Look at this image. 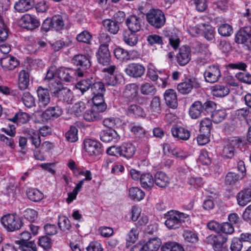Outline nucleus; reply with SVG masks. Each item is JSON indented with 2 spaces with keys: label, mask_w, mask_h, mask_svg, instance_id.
<instances>
[{
  "label": "nucleus",
  "mask_w": 251,
  "mask_h": 251,
  "mask_svg": "<svg viewBox=\"0 0 251 251\" xmlns=\"http://www.w3.org/2000/svg\"><path fill=\"white\" fill-rule=\"evenodd\" d=\"M191 59V50L187 45L181 46L176 55V60L180 66H184L189 63Z\"/></svg>",
  "instance_id": "nucleus-9"
},
{
  "label": "nucleus",
  "mask_w": 251,
  "mask_h": 251,
  "mask_svg": "<svg viewBox=\"0 0 251 251\" xmlns=\"http://www.w3.org/2000/svg\"><path fill=\"white\" fill-rule=\"evenodd\" d=\"M147 22L156 29L162 27L166 23L163 12L159 9H151L146 14Z\"/></svg>",
  "instance_id": "nucleus-3"
},
{
  "label": "nucleus",
  "mask_w": 251,
  "mask_h": 251,
  "mask_svg": "<svg viewBox=\"0 0 251 251\" xmlns=\"http://www.w3.org/2000/svg\"><path fill=\"white\" fill-rule=\"evenodd\" d=\"M116 68L115 65H112L103 69V72L107 73L104 78L107 85L115 86L123 79L122 75L115 71Z\"/></svg>",
  "instance_id": "nucleus-6"
},
{
  "label": "nucleus",
  "mask_w": 251,
  "mask_h": 251,
  "mask_svg": "<svg viewBox=\"0 0 251 251\" xmlns=\"http://www.w3.org/2000/svg\"><path fill=\"white\" fill-rule=\"evenodd\" d=\"M75 71L67 68L57 69L56 77L59 79L66 82H72L74 79Z\"/></svg>",
  "instance_id": "nucleus-17"
},
{
  "label": "nucleus",
  "mask_w": 251,
  "mask_h": 251,
  "mask_svg": "<svg viewBox=\"0 0 251 251\" xmlns=\"http://www.w3.org/2000/svg\"><path fill=\"white\" fill-rule=\"evenodd\" d=\"M104 28L110 34L115 35L120 30L121 23L111 19H106L102 21Z\"/></svg>",
  "instance_id": "nucleus-14"
},
{
  "label": "nucleus",
  "mask_w": 251,
  "mask_h": 251,
  "mask_svg": "<svg viewBox=\"0 0 251 251\" xmlns=\"http://www.w3.org/2000/svg\"><path fill=\"white\" fill-rule=\"evenodd\" d=\"M164 99L166 104L171 108H176L178 105L177 95L175 90L168 89L166 90Z\"/></svg>",
  "instance_id": "nucleus-22"
},
{
  "label": "nucleus",
  "mask_w": 251,
  "mask_h": 251,
  "mask_svg": "<svg viewBox=\"0 0 251 251\" xmlns=\"http://www.w3.org/2000/svg\"><path fill=\"white\" fill-rule=\"evenodd\" d=\"M187 182L194 188H200L203 184L202 178L200 176H189L188 178Z\"/></svg>",
  "instance_id": "nucleus-52"
},
{
  "label": "nucleus",
  "mask_w": 251,
  "mask_h": 251,
  "mask_svg": "<svg viewBox=\"0 0 251 251\" xmlns=\"http://www.w3.org/2000/svg\"><path fill=\"white\" fill-rule=\"evenodd\" d=\"M119 124V119L113 117L105 118L103 121V125L109 128L115 127L117 126Z\"/></svg>",
  "instance_id": "nucleus-59"
},
{
  "label": "nucleus",
  "mask_w": 251,
  "mask_h": 251,
  "mask_svg": "<svg viewBox=\"0 0 251 251\" xmlns=\"http://www.w3.org/2000/svg\"><path fill=\"white\" fill-rule=\"evenodd\" d=\"M207 226L209 229L217 233V235H209L207 238L208 242L212 245L215 251H220V224L215 221H211L207 224Z\"/></svg>",
  "instance_id": "nucleus-5"
},
{
  "label": "nucleus",
  "mask_w": 251,
  "mask_h": 251,
  "mask_svg": "<svg viewBox=\"0 0 251 251\" xmlns=\"http://www.w3.org/2000/svg\"><path fill=\"white\" fill-rule=\"evenodd\" d=\"M56 71L57 68L56 66H50L44 79L48 85V89L52 94L53 96L65 88L60 80L56 77Z\"/></svg>",
  "instance_id": "nucleus-2"
},
{
  "label": "nucleus",
  "mask_w": 251,
  "mask_h": 251,
  "mask_svg": "<svg viewBox=\"0 0 251 251\" xmlns=\"http://www.w3.org/2000/svg\"><path fill=\"white\" fill-rule=\"evenodd\" d=\"M19 236L20 240L15 241L17 244L21 245L23 247H31L32 251H36L35 244L32 241H29L31 236L28 231H24Z\"/></svg>",
  "instance_id": "nucleus-16"
},
{
  "label": "nucleus",
  "mask_w": 251,
  "mask_h": 251,
  "mask_svg": "<svg viewBox=\"0 0 251 251\" xmlns=\"http://www.w3.org/2000/svg\"><path fill=\"white\" fill-rule=\"evenodd\" d=\"M30 119L28 114L24 112H19L15 114L14 116L10 119V121L17 124H23L27 123Z\"/></svg>",
  "instance_id": "nucleus-38"
},
{
  "label": "nucleus",
  "mask_w": 251,
  "mask_h": 251,
  "mask_svg": "<svg viewBox=\"0 0 251 251\" xmlns=\"http://www.w3.org/2000/svg\"><path fill=\"white\" fill-rule=\"evenodd\" d=\"M230 248L231 251H241L243 244L239 238L234 237L232 238Z\"/></svg>",
  "instance_id": "nucleus-62"
},
{
  "label": "nucleus",
  "mask_w": 251,
  "mask_h": 251,
  "mask_svg": "<svg viewBox=\"0 0 251 251\" xmlns=\"http://www.w3.org/2000/svg\"><path fill=\"white\" fill-rule=\"evenodd\" d=\"M19 22L22 27L30 30L38 27L40 25L39 21L35 16L28 14L23 15Z\"/></svg>",
  "instance_id": "nucleus-11"
},
{
  "label": "nucleus",
  "mask_w": 251,
  "mask_h": 251,
  "mask_svg": "<svg viewBox=\"0 0 251 251\" xmlns=\"http://www.w3.org/2000/svg\"><path fill=\"white\" fill-rule=\"evenodd\" d=\"M87 103L80 101L75 103L72 107V112L76 116H80L86 107Z\"/></svg>",
  "instance_id": "nucleus-55"
},
{
  "label": "nucleus",
  "mask_w": 251,
  "mask_h": 251,
  "mask_svg": "<svg viewBox=\"0 0 251 251\" xmlns=\"http://www.w3.org/2000/svg\"><path fill=\"white\" fill-rule=\"evenodd\" d=\"M126 24L129 31L137 32L141 28L140 18L136 15H130L128 16L126 21Z\"/></svg>",
  "instance_id": "nucleus-20"
},
{
  "label": "nucleus",
  "mask_w": 251,
  "mask_h": 251,
  "mask_svg": "<svg viewBox=\"0 0 251 251\" xmlns=\"http://www.w3.org/2000/svg\"><path fill=\"white\" fill-rule=\"evenodd\" d=\"M53 97L56 98L59 101H61L67 104L72 103L73 96L70 90L64 88L57 93Z\"/></svg>",
  "instance_id": "nucleus-30"
},
{
  "label": "nucleus",
  "mask_w": 251,
  "mask_h": 251,
  "mask_svg": "<svg viewBox=\"0 0 251 251\" xmlns=\"http://www.w3.org/2000/svg\"><path fill=\"white\" fill-rule=\"evenodd\" d=\"M183 236L185 241L188 242L195 243L198 240L197 235L190 230H185L183 232Z\"/></svg>",
  "instance_id": "nucleus-58"
},
{
  "label": "nucleus",
  "mask_w": 251,
  "mask_h": 251,
  "mask_svg": "<svg viewBox=\"0 0 251 251\" xmlns=\"http://www.w3.org/2000/svg\"><path fill=\"white\" fill-rule=\"evenodd\" d=\"M115 57L121 61L128 60L127 51L121 48H117L114 50Z\"/></svg>",
  "instance_id": "nucleus-56"
},
{
  "label": "nucleus",
  "mask_w": 251,
  "mask_h": 251,
  "mask_svg": "<svg viewBox=\"0 0 251 251\" xmlns=\"http://www.w3.org/2000/svg\"><path fill=\"white\" fill-rule=\"evenodd\" d=\"M135 151V147L132 143H125L120 146V156L125 158H131Z\"/></svg>",
  "instance_id": "nucleus-31"
},
{
  "label": "nucleus",
  "mask_w": 251,
  "mask_h": 251,
  "mask_svg": "<svg viewBox=\"0 0 251 251\" xmlns=\"http://www.w3.org/2000/svg\"><path fill=\"white\" fill-rule=\"evenodd\" d=\"M38 97V104L40 107H45L50 101V97L48 89L39 87L37 90Z\"/></svg>",
  "instance_id": "nucleus-18"
},
{
  "label": "nucleus",
  "mask_w": 251,
  "mask_h": 251,
  "mask_svg": "<svg viewBox=\"0 0 251 251\" xmlns=\"http://www.w3.org/2000/svg\"><path fill=\"white\" fill-rule=\"evenodd\" d=\"M0 63L3 69L13 70L19 65L20 62L14 56H7L1 59Z\"/></svg>",
  "instance_id": "nucleus-19"
},
{
  "label": "nucleus",
  "mask_w": 251,
  "mask_h": 251,
  "mask_svg": "<svg viewBox=\"0 0 251 251\" xmlns=\"http://www.w3.org/2000/svg\"><path fill=\"white\" fill-rule=\"evenodd\" d=\"M129 197L133 200L140 201L145 197V193L138 187H132L129 189Z\"/></svg>",
  "instance_id": "nucleus-42"
},
{
  "label": "nucleus",
  "mask_w": 251,
  "mask_h": 251,
  "mask_svg": "<svg viewBox=\"0 0 251 251\" xmlns=\"http://www.w3.org/2000/svg\"><path fill=\"white\" fill-rule=\"evenodd\" d=\"M171 131L174 137L180 140H187L190 136V131L181 126H174Z\"/></svg>",
  "instance_id": "nucleus-25"
},
{
  "label": "nucleus",
  "mask_w": 251,
  "mask_h": 251,
  "mask_svg": "<svg viewBox=\"0 0 251 251\" xmlns=\"http://www.w3.org/2000/svg\"><path fill=\"white\" fill-rule=\"evenodd\" d=\"M139 232L136 228H132L128 233L126 242L128 244L134 243L137 239Z\"/></svg>",
  "instance_id": "nucleus-63"
},
{
  "label": "nucleus",
  "mask_w": 251,
  "mask_h": 251,
  "mask_svg": "<svg viewBox=\"0 0 251 251\" xmlns=\"http://www.w3.org/2000/svg\"><path fill=\"white\" fill-rule=\"evenodd\" d=\"M125 72L129 76L133 77H141L145 73V67L138 63H130L125 69Z\"/></svg>",
  "instance_id": "nucleus-13"
},
{
  "label": "nucleus",
  "mask_w": 251,
  "mask_h": 251,
  "mask_svg": "<svg viewBox=\"0 0 251 251\" xmlns=\"http://www.w3.org/2000/svg\"><path fill=\"white\" fill-rule=\"evenodd\" d=\"M77 132V129L74 126H71L65 134L66 140L70 142L76 141L78 139Z\"/></svg>",
  "instance_id": "nucleus-50"
},
{
  "label": "nucleus",
  "mask_w": 251,
  "mask_h": 251,
  "mask_svg": "<svg viewBox=\"0 0 251 251\" xmlns=\"http://www.w3.org/2000/svg\"><path fill=\"white\" fill-rule=\"evenodd\" d=\"M37 212L33 209L27 208L24 212L25 218L30 222H34L37 218Z\"/></svg>",
  "instance_id": "nucleus-57"
},
{
  "label": "nucleus",
  "mask_w": 251,
  "mask_h": 251,
  "mask_svg": "<svg viewBox=\"0 0 251 251\" xmlns=\"http://www.w3.org/2000/svg\"><path fill=\"white\" fill-rule=\"evenodd\" d=\"M26 194L28 199L34 202L39 201L44 198L43 194L35 188H29L26 191Z\"/></svg>",
  "instance_id": "nucleus-39"
},
{
  "label": "nucleus",
  "mask_w": 251,
  "mask_h": 251,
  "mask_svg": "<svg viewBox=\"0 0 251 251\" xmlns=\"http://www.w3.org/2000/svg\"><path fill=\"white\" fill-rule=\"evenodd\" d=\"M24 132L25 134H26L31 144L34 146L35 148H39L41 146V141L38 132L34 129L29 128H25Z\"/></svg>",
  "instance_id": "nucleus-23"
},
{
  "label": "nucleus",
  "mask_w": 251,
  "mask_h": 251,
  "mask_svg": "<svg viewBox=\"0 0 251 251\" xmlns=\"http://www.w3.org/2000/svg\"><path fill=\"white\" fill-rule=\"evenodd\" d=\"M100 139L104 142H116L119 139V136L115 130L109 129L100 132Z\"/></svg>",
  "instance_id": "nucleus-24"
},
{
  "label": "nucleus",
  "mask_w": 251,
  "mask_h": 251,
  "mask_svg": "<svg viewBox=\"0 0 251 251\" xmlns=\"http://www.w3.org/2000/svg\"><path fill=\"white\" fill-rule=\"evenodd\" d=\"M22 100L25 105L31 108L35 105L34 98L29 92H25L22 97Z\"/></svg>",
  "instance_id": "nucleus-51"
},
{
  "label": "nucleus",
  "mask_w": 251,
  "mask_h": 251,
  "mask_svg": "<svg viewBox=\"0 0 251 251\" xmlns=\"http://www.w3.org/2000/svg\"><path fill=\"white\" fill-rule=\"evenodd\" d=\"M154 183L159 187L165 188L169 185V178L165 173L159 171L154 175Z\"/></svg>",
  "instance_id": "nucleus-28"
},
{
  "label": "nucleus",
  "mask_w": 251,
  "mask_h": 251,
  "mask_svg": "<svg viewBox=\"0 0 251 251\" xmlns=\"http://www.w3.org/2000/svg\"><path fill=\"white\" fill-rule=\"evenodd\" d=\"M127 113L130 116L135 117H143L145 114L143 109L136 104L130 105L127 110Z\"/></svg>",
  "instance_id": "nucleus-48"
},
{
  "label": "nucleus",
  "mask_w": 251,
  "mask_h": 251,
  "mask_svg": "<svg viewBox=\"0 0 251 251\" xmlns=\"http://www.w3.org/2000/svg\"><path fill=\"white\" fill-rule=\"evenodd\" d=\"M243 179L239 174L233 172H229L226 176L225 183L227 185H232Z\"/></svg>",
  "instance_id": "nucleus-49"
},
{
  "label": "nucleus",
  "mask_w": 251,
  "mask_h": 251,
  "mask_svg": "<svg viewBox=\"0 0 251 251\" xmlns=\"http://www.w3.org/2000/svg\"><path fill=\"white\" fill-rule=\"evenodd\" d=\"M234 231V227L231 224L226 222L223 223L221 225V232L226 234V235H221V243H224L226 242L227 240V234H231Z\"/></svg>",
  "instance_id": "nucleus-37"
},
{
  "label": "nucleus",
  "mask_w": 251,
  "mask_h": 251,
  "mask_svg": "<svg viewBox=\"0 0 251 251\" xmlns=\"http://www.w3.org/2000/svg\"><path fill=\"white\" fill-rule=\"evenodd\" d=\"M235 41L238 44H244L248 50H251V26L240 29L236 35Z\"/></svg>",
  "instance_id": "nucleus-8"
},
{
  "label": "nucleus",
  "mask_w": 251,
  "mask_h": 251,
  "mask_svg": "<svg viewBox=\"0 0 251 251\" xmlns=\"http://www.w3.org/2000/svg\"><path fill=\"white\" fill-rule=\"evenodd\" d=\"M92 99L94 104V109H98L99 112H102L106 110L107 105L104 102L103 94L94 95Z\"/></svg>",
  "instance_id": "nucleus-33"
},
{
  "label": "nucleus",
  "mask_w": 251,
  "mask_h": 251,
  "mask_svg": "<svg viewBox=\"0 0 251 251\" xmlns=\"http://www.w3.org/2000/svg\"><path fill=\"white\" fill-rule=\"evenodd\" d=\"M61 108L58 106H51L48 108L42 114L43 118L46 120L58 118L62 114Z\"/></svg>",
  "instance_id": "nucleus-21"
},
{
  "label": "nucleus",
  "mask_w": 251,
  "mask_h": 251,
  "mask_svg": "<svg viewBox=\"0 0 251 251\" xmlns=\"http://www.w3.org/2000/svg\"><path fill=\"white\" fill-rule=\"evenodd\" d=\"M145 244L147 251H157L160 247L161 241L158 238L155 237L150 239Z\"/></svg>",
  "instance_id": "nucleus-45"
},
{
  "label": "nucleus",
  "mask_w": 251,
  "mask_h": 251,
  "mask_svg": "<svg viewBox=\"0 0 251 251\" xmlns=\"http://www.w3.org/2000/svg\"><path fill=\"white\" fill-rule=\"evenodd\" d=\"M212 128L211 121L208 118L202 119L200 124V132L210 135Z\"/></svg>",
  "instance_id": "nucleus-43"
},
{
  "label": "nucleus",
  "mask_w": 251,
  "mask_h": 251,
  "mask_svg": "<svg viewBox=\"0 0 251 251\" xmlns=\"http://www.w3.org/2000/svg\"><path fill=\"white\" fill-rule=\"evenodd\" d=\"M90 91L92 95L104 94L105 92L104 85L100 81H97L93 83L91 82Z\"/></svg>",
  "instance_id": "nucleus-41"
},
{
  "label": "nucleus",
  "mask_w": 251,
  "mask_h": 251,
  "mask_svg": "<svg viewBox=\"0 0 251 251\" xmlns=\"http://www.w3.org/2000/svg\"><path fill=\"white\" fill-rule=\"evenodd\" d=\"M72 63L76 66H80L82 70H85L91 66L90 56L83 54L75 55L72 59Z\"/></svg>",
  "instance_id": "nucleus-15"
},
{
  "label": "nucleus",
  "mask_w": 251,
  "mask_h": 251,
  "mask_svg": "<svg viewBox=\"0 0 251 251\" xmlns=\"http://www.w3.org/2000/svg\"><path fill=\"white\" fill-rule=\"evenodd\" d=\"M1 224L7 232H13L20 229L23 225L16 214L7 213L1 218Z\"/></svg>",
  "instance_id": "nucleus-4"
},
{
  "label": "nucleus",
  "mask_w": 251,
  "mask_h": 251,
  "mask_svg": "<svg viewBox=\"0 0 251 251\" xmlns=\"http://www.w3.org/2000/svg\"><path fill=\"white\" fill-rule=\"evenodd\" d=\"M238 204L244 206L251 201V189H246L239 192L236 196Z\"/></svg>",
  "instance_id": "nucleus-27"
},
{
  "label": "nucleus",
  "mask_w": 251,
  "mask_h": 251,
  "mask_svg": "<svg viewBox=\"0 0 251 251\" xmlns=\"http://www.w3.org/2000/svg\"><path fill=\"white\" fill-rule=\"evenodd\" d=\"M161 251H184L183 248L177 244H167L161 247Z\"/></svg>",
  "instance_id": "nucleus-60"
},
{
  "label": "nucleus",
  "mask_w": 251,
  "mask_h": 251,
  "mask_svg": "<svg viewBox=\"0 0 251 251\" xmlns=\"http://www.w3.org/2000/svg\"><path fill=\"white\" fill-rule=\"evenodd\" d=\"M129 130L138 137H142L145 133V130L138 123H131L128 125Z\"/></svg>",
  "instance_id": "nucleus-46"
},
{
  "label": "nucleus",
  "mask_w": 251,
  "mask_h": 251,
  "mask_svg": "<svg viewBox=\"0 0 251 251\" xmlns=\"http://www.w3.org/2000/svg\"><path fill=\"white\" fill-rule=\"evenodd\" d=\"M84 149L90 156H96L103 151L101 144L96 140L87 139L84 141Z\"/></svg>",
  "instance_id": "nucleus-10"
},
{
  "label": "nucleus",
  "mask_w": 251,
  "mask_h": 251,
  "mask_svg": "<svg viewBox=\"0 0 251 251\" xmlns=\"http://www.w3.org/2000/svg\"><path fill=\"white\" fill-rule=\"evenodd\" d=\"M29 83L28 73L25 71H21L19 74V87L21 90H25L28 87Z\"/></svg>",
  "instance_id": "nucleus-36"
},
{
  "label": "nucleus",
  "mask_w": 251,
  "mask_h": 251,
  "mask_svg": "<svg viewBox=\"0 0 251 251\" xmlns=\"http://www.w3.org/2000/svg\"><path fill=\"white\" fill-rule=\"evenodd\" d=\"M91 81L90 79H83L78 82L75 86L76 90L80 91L83 95L86 92L90 90Z\"/></svg>",
  "instance_id": "nucleus-47"
},
{
  "label": "nucleus",
  "mask_w": 251,
  "mask_h": 251,
  "mask_svg": "<svg viewBox=\"0 0 251 251\" xmlns=\"http://www.w3.org/2000/svg\"><path fill=\"white\" fill-rule=\"evenodd\" d=\"M141 92L143 95H153L156 92L154 86L150 83H146L141 86Z\"/></svg>",
  "instance_id": "nucleus-54"
},
{
  "label": "nucleus",
  "mask_w": 251,
  "mask_h": 251,
  "mask_svg": "<svg viewBox=\"0 0 251 251\" xmlns=\"http://www.w3.org/2000/svg\"><path fill=\"white\" fill-rule=\"evenodd\" d=\"M91 38L92 36L90 33L86 30H84L77 35L76 40L79 42L89 43Z\"/></svg>",
  "instance_id": "nucleus-61"
},
{
  "label": "nucleus",
  "mask_w": 251,
  "mask_h": 251,
  "mask_svg": "<svg viewBox=\"0 0 251 251\" xmlns=\"http://www.w3.org/2000/svg\"><path fill=\"white\" fill-rule=\"evenodd\" d=\"M137 91V86L134 83H131L126 85L124 93L127 97L133 98L136 97Z\"/></svg>",
  "instance_id": "nucleus-53"
},
{
  "label": "nucleus",
  "mask_w": 251,
  "mask_h": 251,
  "mask_svg": "<svg viewBox=\"0 0 251 251\" xmlns=\"http://www.w3.org/2000/svg\"><path fill=\"white\" fill-rule=\"evenodd\" d=\"M34 3V0H19L15 3L14 8L19 12L24 13L31 9Z\"/></svg>",
  "instance_id": "nucleus-29"
},
{
  "label": "nucleus",
  "mask_w": 251,
  "mask_h": 251,
  "mask_svg": "<svg viewBox=\"0 0 251 251\" xmlns=\"http://www.w3.org/2000/svg\"><path fill=\"white\" fill-rule=\"evenodd\" d=\"M189 217V215L187 214L178 211L170 210L164 215L166 219L165 225L169 229H176L179 228Z\"/></svg>",
  "instance_id": "nucleus-1"
},
{
  "label": "nucleus",
  "mask_w": 251,
  "mask_h": 251,
  "mask_svg": "<svg viewBox=\"0 0 251 251\" xmlns=\"http://www.w3.org/2000/svg\"><path fill=\"white\" fill-rule=\"evenodd\" d=\"M203 112L202 103L200 100L194 102L191 105L189 111L190 116L194 119L201 117Z\"/></svg>",
  "instance_id": "nucleus-26"
},
{
  "label": "nucleus",
  "mask_w": 251,
  "mask_h": 251,
  "mask_svg": "<svg viewBox=\"0 0 251 251\" xmlns=\"http://www.w3.org/2000/svg\"><path fill=\"white\" fill-rule=\"evenodd\" d=\"M53 30H59L64 27V20L63 17L60 15H54L51 18Z\"/></svg>",
  "instance_id": "nucleus-40"
},
{
  "label": "nucleus",
  "mask_w": 251,
  "mask_h": 251,
  "mask_svg": "<svg viewBox=\"0 0 251 251\" xmlns=\"http://www.w3.org/2000/svg\"><path fill=\"white\" fill-rule=\"evenodd\" d=\"M141 186L146 189H151L154 185V177L150 173H143L140 177Z\"/></svg>",
  "instance_id": "nucleus-32"
},
{
  "label": "nucleus",
  "mask_w": 251,
  "mask_h": 251,
  "mask_svg": "<svg viewBox=\"0 0 251 251\" xmlns=\"http://www.w3.org/2000/svg\"><path fill=\"white\" fill-rule=\"evenodd\" d=\"M204 112L208 113H212L217 108V104L211 100H206L202 103Z\"/></svg>",
  "instance_id": "nucleus-64"
},
{
  "label": "nucleus",
  "mask_w": 251,
  "mask_h": 251,
  "mask_svg": "<svg viewBox=\"0 0 251 251\" xmlns=\"http://www.w3.org/2000/svg\"><path fill=\"white\" fill-rule=\"evenodd\" d=\"M135 33L128 30L123 31V40L126 45L133 47L137 44L138 38Z\"/></svg>",
  "instance_id": "nucleus-34"
},
{
  "label": "nucleus",
  "mask_w": 251,
  "mask_h": 251,
  "mask_svg": "<svg viewBox=\"0 0 251 251\" xmlns=\"http://www.w3.org/2000/svg\"><path fill=\"white\" fill-rule=\"evenodd\" d=\"M58 225L60 229L64 232L70 231L72 227L69 219L64 216L58 217Z\"/></svg>",
  "instance_id": "nucleus-44"
},
{
  "label": "nucleus",
  "mask_w": 251,
  "mask_h": 251,
  "mask_svg": "<svg viewBox=\"0 0 251 251\" xmlns=\"http://www.w3.org/2000/svg\"><path fill=\"white\" fill-rule=\"evenodd\" d=\"M98 62L103 65L109 64L111 61V55L106 44H101L96 53Z\"/></svg>",
  "instance_id": "nucleus-12"
},
{
  "label": "nucleus",
  "mask_w": 251,
  "mask_h": 251,
  "mask_svg": "<svg viewBox=\"0 0 251 251\" xmlns=\"http://www.w3.org/2000/svg\"><path fill=\"white\" fill-rule=\"evenodd\" d=\"M98 109H94V107L90 110H87L83 114V118L88 122L98 121L101 118V116Z\"/></svg>",
  "instance_id": "nucleus-35"
},
{
  "label": "nucleus",
  "mask_w": 251,
  "mask_h": 251,
  "mask_svg": "<svg viewBox=\"0 0 251 251\" xmlns=\"http://www.w3.org/2000/svg\"><path fill=\"white\" fill-rule=\"evenodd\" d=\"M201 87V83L195 77L186 78L183 82L178 84L177 90L183 95L189 94L193 88L197 89Z\"/></svg>",
  "instance_id": "nucleus-7"
}]
</instances>
